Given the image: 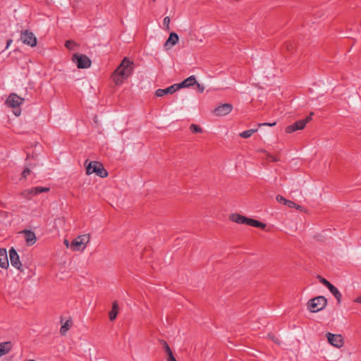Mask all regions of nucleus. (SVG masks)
<instances>
[{"label":"nucleus","mask_w":361,"mask_h":361,"mask_svg":"<svg viewBox=\"0 0 361 361\" xmlns=\"http://www.w3.org/2000/svg\"><path fill=\"white\" fill-rule=\"evenodd\" d=\"M133 70V62L125 57L111 75L115 84L117 85H122L124 80L132 74Z\"/></svg>","instance_id":"obj_1"},{"label":"nucleus","mask_w":361,"mask_h":361,"mask_svg":"<svg viewBox=\"0 0 361 361\" xmlns=\"http://www.w3.org/2000/svg\"><path fill=\"white\" fill-rule=\"evenodd\" d=\"M229 219L238 224H246L250 226L259 228L264 230L267 225L261 221H259L254 219H250L241 214L235 213L229 216Z\"/></svg>","instance_id":"obj_2"},{"label":"nucleus","mask_w":361,"mask_h":361,"mask_svg":"<svg viewBox=\"0 0 361 361\" xmlns=\"http://www.w3.org/2000/svg\"><path fill=\"white\" fill-rule=\"evenodd\" d=\"M87 174L96 173L100 178L108 176V171L105 169L104 165L99 161H90L86 166Z\"/></svg>","instance_id":"obj_3"},{"label":"nucleus","mask_w":361,"mask_h":361,"mask_svg":"<svg viewBox=\"0 0 361 361\" xmlns=\"http://www.w3.org/2000/svg\"><path fill=\"white\" fill-rule=\"evenodd\" d=\"M327 305V300L324 296H317L307 302V308L311 312H317L322 310Z\"/></svg>","instance_id":"obj_4"},{"label":"nucleus","mask_w":361,"mask_h":361,"mask_svg":"<svg viewBox=\"0 0 361 361\" xmlns=\"http://www.w3.org/2000/svg\"><path fill=\"white\" fill-rule=\"evenodd\" d=\"M72 61L80 69L87 68L91 66L92 61L85 54L75 53L72 56Z\"/></svg>","instance_id":"obj_5"},{"label":"nucleus","mask_w":361,"mask_h":361,"mask_svg":"<svg viewBox=\"0 0 361 361\" xmlns=\"http://www.w3.org/2000/svg\"><path fill=\"white\" fill-rule=\"evenodd\" d=\"M90 235L89 234H84L82 235L78 236L76 238H75L71 245V247L74 251H80L83 250L86 245L90 241Z\"/></svg>","instance_id":"obj_6"},{"label":"nucleus","mask_w":361,"mask_h":361,"mask_svg":"<svg viewBox=\"0 0 361 361\" xmlns=\"http://www.w3.org/2000/svg\"><path fill=\"white\" fill-rule=\"evenodd\" d=\"M314 115L313 112H311L308 116L305 118L295 121L292 125H290L286 128V133H292L298 130L303 129L306 124L312 120V116Z\"/></svg>","instance_id":"obj_7"},{"label":"nucleus","mask_w":361,"mask_h":361,"mask_svg":"<svg viewBox=\"0 0 361 361\" xmlns=\"http://www.w3.org/2000/svg\"><path fill=\"white\" fill-rule=\"evenodd\" d=\"M49 190V187L38 186V187L26 189V190H23L20 193V195H21V197H23L25 199L30 200L32 197L35 196L36 195H37L39 193L48 192Z\"/></svg>","instance_id":"obj_8"},{"label":"nucleus","mask_w":361,"mask_h":361,"mask_svg":"<svg viewBox=\"0 0 361 361\" xmlns=\"http://www.w3.org/2000/svg\"><path fill=\"white\" fill-rule=\"evenodd\" d=\"M20 40L30 47H35L37 45V38L34 34L29 30H24L21 32Z\"/></svg>","instance_id":"obj_9"},{"label":"nucleus","mask_w":361,"mask_h":361,"mask_svg":"<svg viewBox=\"0 0 361 361\" xmlns=\"http://www.w3.org/2000/svg\"><path fill=\"white\" fill-rule=\"evenodd\" d=\"M326 338L329 343L336 348H341L343 345V339L341 334H326Z\"/></svg>","instance_id":"obj_10"},{"label":"nucleus","mask_w":361,"mask_h":361,"mask_svg":"<svg viewBox=\"0 0 361 361\" xmlns=\"http://www.w3.org/2000/svg\"><path fill=\"white\" fill-rule=\"evenodd\" d=\"M9 257L11 265L16 268L18 270L23 271L21 269L22 264L19 259L18 254L13 247L11 248L9 250Z\"/></svg>","instance_id":"obj_11"},{"label":"nucleus","mask_w":361,"mask_h":361,"mask_svg":"<svg viewBox=\"0 0 361 361\" xmlns=\"http://www.w3.org/2000/svg\"><path fill=\"white\" fill-rule=\"evenodd\" d=\"M233 109V106L231 104H223L214 110V113L216 116H226Z\"/></svg>","instance_id":"obj_12"},{"label":"nucleus","mask_w":361,"mask_h":361,"mask_svg":"<svg viewBox=\"0 0 361 361\" xmlns=\"http://www.w3.org/2000/svg\"><path fill=\"white\" fill-rule=\"evenodd\" d=\"M24 99L20 97L15 93H11L6 99V103L11 107L15 108L19 106Z\"/></svg>","instance_id":"obj_13"},{"label":"nucleus","mask_w":361,"mask_h":361,"mask_svg":"<svg viewBox=\"0 0 361 361\" xmlns=\"http://www.w3.org/2000/svg\"><path fill=\"white\" fill-rule=\"evenodd\" d=\"M21 233L24 235L26 245L31 246L34 245L37 241L35 233L30 230H23Z\"/></svg>","instance_id":"obj_14"},{"label":"nucleus","mask_w":361,"mask_h":361,"mask_svg":"<svg viewBox=\"0 0 361 361\" xmlns=\"http://www.w3.org/2000/svg\"><path fill=\"white\" fill-rule=\"evenodd\" d=\"M179 40V37L176 32H171L169 38L164 43V47L166 49H171L173 46L176 44Z\"/></svg>","instance_id":"obj_15"},{"label":"nucleus","mask_w":361,"mask_h":361,"mask_svg":"<svg viewBox=\"0 0 361 361\" xmlns=\"http://www.w3.org/2000/svg\"><path fill=\"white\" fill-rule=\"evenodd\" d=\"M177 90H178L177 85L174 84L166 89H158L156 91L155 94L157 97H163L166 94H173L176 92Z\"/></svg>","instance_id":"obj_16"},{"label":"nucleus","mask_w":361,"mask_h":361,"mask_svg":"<svg viewBox=\"0 0 361 361\" xmlns=\"http://www.w3.org/2000/svg\"><path fill=\"white\" fill-rule=\"evenodd\" d=\"M197 83L196 78L195 75H191L188 78L185 79L181 82L176 84L178 89L184 88V87H190Z\"/></svg>","instance_id":"obj_17"},{"label":"nucleus","mask_w":361,"mask_h":361,"mask_svg":"<svg viewBox=\"0 0 361 361\" xmlns=\"http://www.w3.org/2000/svg\"><path fill=\"white\" fill-rule=\"evenodd\" d=\"M8 260L6 250L4 248L0 249V267L4 269L8 267Z\"/></svg>","instance_id":"obj_18"},{"label":"nucleus","mask_w":361,"mask_h":361,"mask_svg":"<svg viewBox=\"0 0 361 361\" xmlns=\"http://www.w3.org/2000/svg\"><path fill=\"white\" fill-rule=\"evenodd\" d=\"M159 343L163 346L164 349L165 350L166 354H167V361H177L176 358L174 357L172 350H171L169 344L166 343L164 340H159Z\"/></svg>","instance_id":"obj_19"},{"label":"nucleus","mask_w":361,"mask_h":361,"mask_svg":"<svg viewBox=\"0 0 361 361\" xmlns=\"http://www.w3.org/2000/svg\"><path fill=\"white\" fill-rule=\"evenodd\" d=\"M11 349V342H5L0 343V357L7 353Z\"/></svg>","instance_id":"obj_20"},{"label":"nucleus","mask_w":361,"mask_h":361,"mask_svg":"<svg viewBox=\"0 0 361 361\" xmlns=\"http://www.w3.org/2000/svg\"><path fill=\"white\" fill-rule=\"evenodd\" d=\"M327 288L333 294V295L336 298L338 303H340L341 300L342 295L340 293V291L338 290V288H336L333 284H331Z\"/></svg>","instance_id":"obj_21"},{"label":"nucleus","mask_w":361,"mask_h":361,"mask_svg":"<svg viewBox=\"0 0 361 361\" xmlns=\"http://www.w3.org/2000/svg\"><path fill=\"white\" fill-rule=\"evenodd\" d=\"M118 305L117 301H114L112 304V309L109 312V319L111 321H114L116 319V316L118 314Z\"/></svg>","instance_id":"obj_22"},{"label":"nucleus","mask_w":361,"mask_h":361,"mask_svg":"<svg viewBox=\"0 0 361 361\" xmlns=\"http://www.w3.org/2000/svg\"><path fill=\"white\" fill-rule=\"evenodd\" d=\"M72 325V321L71 319L67 320L63 325H62L60 332L62 335H65L66 331L70 329Z\"/></svg>","instance_id":"obj_23"},{"label":"nucleus","mask_w":361,"mask_h":361,"mask_svg":"<svg viewBox=\"0 0 361 361\" xmlns=\"http://www.w3.org/2000/svg\"><path fill=\"white\" fill-rule=\"evenodd\" d=\"M257 131V129H250L245 130L240 133V136L243 138H248L252 136L253 133Z\"/></svg>","instance_id":"obj_24"},{"label":"nucleus","mask_w":361,"mask_h":361,"mask_svg":"<svg viewBox=\"0 0 361 361\" xmlns=\"http://www.w3.org/2000/svg\"><path fill=\"white\" fill-rule=\"evenodd\" d=\"M295 44L293 42H286L283 46V48L288 52H292L295 49Z\"/></svg>","instance_id":"obj_25"},{"label":"nucleus","mask_w":361,"mask_h":361,"mask_svg":"<svg viewBox=\"0 0 361 361\" xmlns=\"http://www.w3.org/2000/svg\"><path fill=\"white\" fill-rule=\"evenodd\" d=\"M190 129L193 133H201L203 132V130L201 127L194 123L190 125Z\"/></svg>","instance_id":"obj_26"},{"label":"nucleus","mask_w":361,"mask_h":361,"mask_svg":"<svg viewBox=\"0 0 361 361\" xmlns=\"http://www.w3.org/2000/svg\"><path fill=\"white\" fill-rule=\"evenodd\" d=\"M76 45V43L73 40L69 39L65 42V47L68 49H73V47Z\"/></svg>","instance_id":"obj_27"},{"label":"nucleus","mask_w":361,"mask_h":361,"mask_svg":"<svg viewBox=\"0 0 361 361\" xmlns=\"http://www.w3.org/2000/svg\"><path fill=\"white\" fill-rule=\"evenodd\" d=\"M170 21L171 20L169 16L165 17L163 20V24L165 26V29L168 31L171 29L169 25Z\"/></svg>","instance_id":"obj_28"},{"label":"nucleus","mask_w":361,"mask_h":361,"mask_svg":"<svg viewBox=\"0 0 361 361\" xmlns=\"http://www.w3.org/2000/svg\"><path fill=\"white\" fill-rule=\"evenodd\" d=\"M31 173V170L26 167L25 169L22 171V178H27L28 175Z\"/></svg>","instance_id":"obj_29"},{"label":"nucleus","mask_w":361,"mask_h":361,"mask_svg":"<svg viewBox=\"0 0 361 361\" xmlns=\"http://www.w3.org/2000/svg\"><path fill=\"white\" fill-rule=\"evenodd\" d=\"M319 280V281L323 284L324 285L326 288H328L331 283L327 281L326 279H325L324 278L322 277L321 276H318L317 277Z\"/></svg>","instance_id":"obj_30"},{"label":"nucleus","mask_w":361,"mask_h":361,"mask_svg":"<svg viewBox=\"0 0 361 361\" xmlns=\"http://www.w3.org/2000/svg\"><path fill=\"white\" fill-rule=\"evenodd\" d=\"M267 160L269 161H271V162H276V161H279L280 159H279V158H278L276 156H274L270 154H267Z\"/></svg>","instance_id":"obj_31"},{"label":"nucleus","mask_w":361,"mask_h":361,"mask_svg":"<svg viewBox=\"0 0 361 361\" xmlns=\"http://www.w3.org/2000/svg\"><path fill=\"white\" fill-rule=\"evenodd\" d=\"M276 201L281 204H286V199L285 197H283L282 195H277L276 197Z\"/></svg>","instance_id":"obj_32"},{"label":"nucleus","mask_w":361,"mask_h":361,"mask_svg":"<svg viewBox=\"0 0 361 361\" xmlns=\"http://www.w3.org/2000/svg\"><path fill=\"white\" fill-rule=\"evenodd\" d=\"M284 205H286L289 208H294L296 207V204L294 202L289 200H286V204Z\"/></svg>","instance_id":"obj_33"},{"label":"nucleus","mask_w":361,"mask_h":361,"mask_svg":"<svg viewBox=\"0 0 361 361\" xmlns=\"http://www.w3.org/2000/svg\"><path fill=\"white\" fill-rule=\"evenodd\" d=\"M269 338L272 340L274 343H277V344H280V341L278 337H276V336L273 335V334H269L268 335Z\"/></svg>","instance_id":"obj_34"},{"label":"nucleus","mask_w":361,"mask_h":361,"mask_svg":"<svg viewBox=\"0 0 361 361\" xmlns=\"http://www.w3.org/2000/svg\"><path fill=\"white\" fill-rule=\"evenodd\" d=\"M195 85H197V91H198L199 92L202 93V92H204V85H201V84L198 83L197 82V83H195Z\"/></svg>","instance_id":"obj_35"},{"label":"nucleus","mask_w":361,"mask_h":361,"mask_svg":"<svg viewBox=\"0 0 361 361\" xmlns=\"http://www.w3.org/2000/svg\"><path fill=\"white\" fill-rule=\"evenodd\" d=\"M276 124V123H264L262 124H259V126H273Z\"/></svg>","instance_id":"obj_36"},{"label":"nucleus","mask_w":361,"mask_h":361,"mask_svg":"<svg viewBox=\"0 0 361 361\" xmlns=\"http://www.w3.org/2000/svg\"><path fill=\"white\" fill-rule=\"evenodd\" d=\"M355 302H357V303H361V296L357 297V298L355 300Z\"/></svg>","instance_id":"obj_37"},{"label":"nucleus","mask_w":361,"mask_h":361,"mask_svg":"<svg viewBox=\"0 0 361 361\" xmlns=\"http://www.w3.org/2000/svg\"><path fill=\"white\" fill-rule=\"evenodd\" d=\"M295 208L296 209H298V210H300V211H302V206H300V205H297V204H296V207H295Z\"/></svg>","instance_id":"obj_38"},{"label":"nucleus","mask_w":361,"mask_h":361,"mask_svg":"<svg viewBox=\"0 0 361 361\" xmlns=\"http://www.w3.org/2000/svg\"><path fill=\"white\" fill-rule=\"evenodd\" d=\"M12 42L13 41L11 39L7 41L6 48H8L10 46V44H11V43H12Z\"/></svg>","instance_id":"obj_39"},{"label":"nucleus","mask_w":361,"mask_h":361,"mask_svg":"<svg viewBox=\"0 0 361 361\" xmlns=\"http://www.w3.org/2000/svg\"><path fill=\"white\" fill-rule=\"evenodd\" d=\"M64 244L66 245V247H68L69 246L68 240H64Z\"/></svg>","instance_id":"obj_40"},{"label":"nucleus","mask_w":361,"mask_h":361,"mask_svg":"<svg viewBox=\"0 0 361 361\" xmlns=\"http://www.w3.org/2000/svg\"><path fill=\"white\" fill-rule=\"evenodd\" d=\"M16 116H19L20 113H15Z\"/></svg>","instance_id":"obj_41"}]
</instances>
